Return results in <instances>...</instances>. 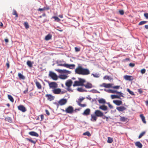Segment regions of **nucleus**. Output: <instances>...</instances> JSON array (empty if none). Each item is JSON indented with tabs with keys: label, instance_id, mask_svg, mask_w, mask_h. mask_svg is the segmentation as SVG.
I'll list each match as a JSON object with an SVG mask.
<instances>
[{
	"label": "nucleus",
	"instance_id": "f257e3e1",
	"mask_svg": "<svg viewBox=\"0 0 148 148\" xmlns=\"http://www.w3.org/2000/svg\"><path fill=\"white\" fill-rule=\"evenodd\" d=\"M75 71L76 73L82 75H87L90 73V71L88 69L84 68L81 66H78L75 69Z\"/></svg>",
	"mask_w": 148,
	"mask_h": 148
},
{
	"label": "nucleus",
	"instance_id": "f03ea898",
	"mask_svg": "<svg viewBox=\"0 0 148 148\" xmlns=\"http://www.w3.org/2000/svg\"><path fill=\"white\" fill-rule=\"evenodd\" d=\"M79 81H76L74 82V84L73 85L74 87L76 86H83L84 83L86 82L85 79L79 78H78Z\"/></svg>",
	"mask_w": 148,
	"mask_h": 148
},
{
	"label": "nucleus",
	"instance_id": "7ed1b4c3",
	"mask_svg": "<svg viewBox=\"0 0 148 148\" xmlns=\"http://www.w3.org/2000/svg\"><path fill=\"white\" fill-rule=\"evenodd\" d=\"M58 66H63L66 68H69L71 69H73L75 67V65L74 64H68L66 63L61 64L59 63L58 64Z\"/></svg>",
	"mask_w": 148,
	"mask_h": 148
},
{
	"label": "nucleus",
	"instance_id": "20e7f679",
	"mask_svg": "<svg viewBox=\"0 0 148 148\" xmlns=\"http://www.w3.org/2000/svg\"><path fill=\"white\" fill-rule=\"evenodd\" d=\"M104 90L105 91H107L108 93H116L117 94L120 95V96H121V97H123V94L122 93L120 92H118L117 90H113L110 89L107 90H106L105 89Z\"/></svg>",
	"mask_w": 148,
	"mask_h": 148
},
{
	"label": "nucleus",
	"instance_id": "39448f33",
	"mask_svg": "<svg viewBox=\"0 0 148 148\" xmlns=\"http://www.w3.org/2000/svg\"><path fill=\"white\" fill-rule=\"evenodd\" d=\"M72 81L71 80H68L66 82L65 85L67 87V90L69 91H72L70 87L72 85Z\"/></svg>",
	"mask_w": 148,
	"mask_h": 148
},
{
	"label": "nucleus",
	"instance_id": "423d86ee",
	"mask_svg": "<svg viewBox=\"0 0 148 148\" xmlns=\"http://www.w3.org/2000/svg\"><path fill=\"white\" fill-rule=\"evenodd\" d=\"M49 76L54 80H56L58 79V76L56 74L50 71L49 72Z\"/></svg>",
	"mask_w": 148,
	"mask_h": 148
},
{
	"label": "nucleus",
	"instance_id": "0eeeda50",
	"mask_svg": "<svg viewBox=\"0 0 148 148\" xmlns=\"http://www.w3.org/2000/svg\"><path fill=\"white\" fill-rule=\"evenodd\" d=\"M50 88L55 89L58 87V85L56 82H52L49 83Z\"/></svg>",
	"mask_w": 148,
	"mask_h": 148
},
{
	"label": "nucleus",
	"instance_id": "6e6552de",
	"mask_svg": "<svg viewBox=\"0 0 148 148\" xmlns=\"http://www.w3.org/2000/svg\"><path fill=\"white\" fill-rule=\"evenodd\" d=\"M67 100L66 99H62L59 101V106H63L66 103H67Z\"/></svg>",
	"mask_w": 148,
	"mask_h": 148
},
{
	"label": "nucleus",
	"instance_id": "1a4fd4ad",
	"mask_svg": "<svg viewBox=\"0 0 148 148\" xmlns=\"http://www.w3.org/2000/svg\"><path fill=\"white\" fill-rule=\"evenodd\" d=\"M73 108L72 106H69L66 108L65 111L67 113L71 114L73 113Z\"/></svg>",
	"mask_w": 148,
	"mask_h": 148
},
{
	"label": "nucleus",
	"instance_id": "9d476101",
	"mask_svg": "<svg viewBox=\"0 0 148 148\" xmlns=\"http://www.w3.org/2000/svg\"><path fill=\"white\" fill-rule=\"evenodd\" d=\"M95 114L97 116L101 117L103 115V112L99 110H96L95 112Z\"/></svg>",
	"mask_w": 148,
	"mask_h": 148
},
{
	"label": "nucleus",
	"instance_id": "9b49d317",
	"mask_svg": "<svg viewBox=\"0 0 148 148\" xmlns=\"http://www.w3.org/2000/svg\"><path fill=\"white\" fill-rule=\"evenodd\" d=\"M18 109L23 112H25L27 110L26 108L23 105H20L18 106Z\"/></svg>",
	"mask_w": 148,
	"mask_h": 148
},
{
	"label": "nucleus",
	"instance_id": "f8f14e48",
	"mask_svg": "<svg viewBox=\"0 0 148 148\" xmlns=\"http://www.w3.org/2000/svg\"><path fill=\"white\" fill-rule=\"evenodd\" d=\"M112 84H106V83H103L100 85V86L101 87H104L106 88H112Z\"/></svg>",
	"mask_w": 148,
	"mask_h": 148
},
{
	"label": "nucleus",
	"instance_id": "ddd939ff",
	"mask_svg": "<svg viewBox=\"0 0 148 148\" xmlns=\"http://www.w3.org/2000/svg\"><path fill=\"white\" fill-rule=\"evenodd\" d=\"M124 78L127 80L132 81L134 79V78L132 76L125 75L124 77Z\"/></svg>",
	"mask_w": 148,
	"mask_h": 148
},
{
	"label": "nucleus",
	"instance_id": "4468645a",
	"mask_svg": "<svg viewBox=\"0 0 148 148\" xmlns=\"http://www.w3.org/2000/svg\"><path fill=\"white\" fill-rule=\"evenodd\" d=\"M52 92L55 94H58L60 93L61 92V90L60 89L58 88L54 89L52 90Z\"/></svg>",
	"mask_w": 148,
	"mask_h": 148
},
{
	"label": "nucleus",
	"instance_id": "2eb2a0df",
	"mask_svg": "<svg viewBox=\"0 0 148 148\" xmlns=\"http://www.w3.org/2000/svg\"><path fill=\"white\" fill-rule=\"evenodd\" d=\"M45 97H47V99L50 101H51L54 99V97L50 94H47L45 95Z\"/></svg>",
	"mask_w": 148,
	"mask_h": 148
},
{
	"label": "nucleus",
	"instance_id": "dca6fc26",
	"mask_svg": "<svg viewBox=\"0 0 148 148\" xmlns=\"http://www.w3.org/2000/svg\"><path fill=\"white\" fill-rule=\"evenodd\" d=\"M90 110L89 108H87L86 109L83 113V114L85 115H88L90 114Z\"/></svg>",
	"mask_w": 148,
	"mask_h": 148
},
{
	"label": "nucleus",
	"instance_id": "f3484780",
	"mask_svg": "<svg viewBox=\"0 0 148 148\" xmlns=\"http://www.w3.org/2000/svg\"><path fill=\"white\" fill-rule=\"evenodd\" d=\"M34 82L37 88L39 89H42V86L41 84L37 80H36Z\"/></svg>",
	"mask_w": 148,
	"mask_h": 148
},
{
	"label": "nucleus",
	"instance_id": "a211bd4d",
	"mask_svg": "<svg viewBox=\"0 0 148 148\" xmlns=\"http://www.w3.org/2000/svg\"><path fill=\"white\" fill-rule=\"evenodd\" d=\"M116 109L119 111L122 112L126 109V108L125 107L123 106L117 107Z\"/></svg>",
	"mask_w": 148,
	"mask_h": 148
},
{
	"label": "nucleus",
	"instance_id": "6ab92c4d",
	"mask_svg": "<svg viewBox=\"0 0 148 148\" xmlns=\"http://www.w3.org/2000/svg\"><path fill=\"white\" fill-rule=\"evenodd\" d=\"M29 134L32 136H33L37 137L39 136V135L37 133L34 131H31L29 132Z\"/></svg>",
	"mask_w": 148,
	"mask_h": 148
},
{
	"label": "nucleus",
	"instance_id": "aec40b11",
	"mask_svg": "<svg viewBox=\"0 0 148 148\" xmlns=\"http://www.w3.org/2000/svg\"><path fill=\"white\" fill-rule=\"evenodd\" d=\"M56 71L60 73H70V72L69 71H67L65 70H62L61 69H56Z\"/></svg>",
	"mask_w": 148,
	"mask_h": 148
},
{
	"label": "nucleus",
	"instance_id": "412c9836",
	"mask_svg": "<svg viewBox=\"0 0 148 148\" xmlns=\"http://www.w3.org/2000/svg\"><path fill=\"white\" fill-rule=\"evenodd\" d=\"M83 86H85L86 88H92V85L91 83L88 82L86 84H84Z\"/></svg>",
	"mask_w": 148,
	"mask_h": 148
},
{
	"label": "nucleus",
	"instance_id": "4be33fe9",
	"mask_svg": "<svg viewBox=\"0 0 148 148\" xmlns=\"http://www.w3.org/2000/svg\"><path fill=\"white\" fill-rule=\"evenodd\" d=\"M113 102L117 106H119L122 103V101L121 100H114Z\"/></svg>",
	"mask_w": 148,
	"mask_h": 148
},
{
	"label": "nucleus",
	"instance_id": "5701e85b",
	"mask_svg": "<svg viewBox=\"0 0 148 148\" xmlns=\"http://www.w3.org/2000/svg\"><path fill=\"white\" fill-rule=\"evenodd\" d=\"M135 145L139 148H142L143 147V145L139 141H137L135 143Z\"/></svg>",
	"mask_w": 148,
	"mask_h": 148
},
{
	"label": "nucleus",
	"instance_id": "b1692460",
	"mask_svg": "<svg viewBox=\"0 0 148 148\" xmlns=\"http://www.w3.org/2000/svg\"><path fill=\"white\" fill-rule=\"evenodd\" d=\"M99 108L103 111H106L108 109V108L107 106H105V105H103L100 106L99 107Z\"/></svg>",
	"mask_w": 148,
	"mask_h": 148
},
{
	"label": "nucleus",
	"instance_id": "393cba45",
	"mask_svg": "<svg viewBox=\"0 0 148 148\" xmlns=\"http://www.w3.org/2000/svg\"><path fill=\"white\" fill-rule=\"evenodd\" d=\"M140 117L143 123H146V121L145 120V117L143 116V114H140Z\"/></svg>",
	"mask_w": 148,
	"mask_h": 148
},
{
	"label": "nucleus",
	"instance_id": "a878e982",
	"mask_svg": "<svg viewBox=\"0 0 148 148\" xmlns=\"http://www.w3.org/2000/svg\"><path fill=\"white\" fill-rule=\"evenodd\" d=\"M91 121H96L97 119V116L95 115L91 114Z\"/></svg>",
	"mask_w": 148,
	"mask_h": 148
},
{
	"label": "nucleus",
	"instance_id": "bb28decb",
	"mask_svg": "<svg viewBox=\"0 0 148 148\" xmlns=\"http://www.w3.org/2000/svg\"><path fill=\"white\" fill-rule=\"evenodd\" d=\"M119 96L115 95H112L111 96V97L112 99H114L115 98L120 99V97L121 96L119 95Z\"/></svg>",
	"mask_w": 148,
	"mask_h": 148
},
{
	"label": "nucleus",
	"instance_id": "cd10ccee",
	"mask_svg": "<svg viewBox=\"0 0 148 148\" xmlns=\"http://www.w3.org/2000/svg\"><path fill=\"white\" fill-rule=\"evenodd\" d=\"M8 99L12 102H13L14 101V99L12 96L10 95H8Z\"/></svg>",
	"mask_w": 148,
	"mask_h": 148
},
{
	"label": "nucleus",
	"instance_id": "c85d7f7f",
	"mask_svg": "<svg viewBox=\"0 0 148 148\" xmlns=\"http://www.w3.org/2000/svg\"><path fill=\"white\" fill-rule=\"evenodd\" d=\"M18 76L20 79H25V77L21 73L18 74Z\"/></svg>",
	"mask_w": 148,
	"mask_h": 148
},
{
	"label": "nucleus",
	"instance_id": "c756f323",
	"mask_svg": "<svg viewBox=\"0 0 148 148\" xmlns=\"http://www.w3.org/2000/svg\"><path fill=\"white\" fill-rule=\"evenodd\" d=\"M127 119V118H126L124 117H121V116L120 119V120L122 122H125Z\"/></svg>",
	"mask_w": 148,
	"mask_h": 148
},
{
	"label": "nucleus",
	"instance_id": "7c9ffc66",
	"mask_svg": "<svg viewBox=\"0 0 148 148\" xmlns=\"http://www.w3.org/2000/svg\"><path fill=\"white\" fill-rule=\"evenodd\" d=\"M12 14L15 15L16 19L18 17V15L16 11L14 9L13 10Z\"/></svg>",
	"mask_w": 148,
	"mask_h": 148
},
{
	"label": "nucleus",
	"instance_id": "2f4dec72",
	"mask_svg": "<svg viewBox=\"0 0 148 148\" xmlns=\"http://www.w3.org/2000/svg\"><path fill=\"white\" fill-rule=\"evenodd\" d=\"M59 77L61 79H65L67 77V76L65 75H61Z\"/></svg>",
	"mask_w": 148,
	"mask_h": 148
},
{
	"label": "nucleus",
	"instance_id": "473e14b6",
	"mask_svg": "<svg viewBox=\"0 0 148 148\" xmlns=\"http://www.w3.org/2000/svg\"><path fill=\"white\" fill-rule=\"evenodd\" d=\"M27 64L29 67H32V63L30 61L28 60L27 61Z\"/></svg>",
	"mask_w": 148,
	"mask_h": 148
},
{
	"label": "nucleus",
	"instance_id": "72a5a7b5",
	"mask_svg": "<svg viewBox=\"0 0 148 148\" xmlns=\"http://www.w3.org/2000/svg\"><path fill=\"white\" fill-rule=\"evenodd\" d=\"M52 36L50 34H48L45 37L46 40H48L51 39V38Z\"/></svg>",
	"mask_w": 148,
	"mask_h": 148
},
{
	"label": "nucleus",
	"instance_id": "f704fd0d",
	"mask_svg": "<svg viewBox=\"0 0 148 148\" xmlns=\"http://www.w3.org/2000/svg\"><path fill=\"white\" fill-rule=\"evenodd\" d=\"M113 141V140L112 138L110 137H108V140L107 141V143H111Z\"/></svg>",
	"mask_w": 148,
	"mask_h": 148
},
{
	"label": "nucleus",
	"instance_id": "c9c22d12",
	"mask_svg": "<svg viewBox=\"0 0 148 148\" xmlns=\"http://www.w3.org/2000/svg\"><path fill=\"white\" fill-rule=\"evenodd\" d=\"M24 25L25 26V28L27 29L29 27V25L27 22H25L24 23Z\"/></svg>",
	"mask_w": 148,
	"mask_h": 148
},
{
	"label": "nucleus",
	"instance_id": "e433bc0d",
	"mask_svg": "<svg viewBox=\"0 0 148 148\" xmlns=\"http://www.w3.org/2000/svg\"><path fill=\"white\" fill-rule=\"evenodd\" d=\"M99 102L100 103L103 104H104L106 102L105 100L103 99H100L99 100Z\"/></svg>",
	"mask_w": 148,
	"mask_h": 148
},
{
	"label": "nucleus",
	"instance_id": "4c0bfd02",
	"mask_svg": "<svg viewBox=\"0 0 148 148\" xmlns=\"http://www.w3.org/2000/svg\"><path fill=\"white\" fill-rule=\"evenodd\" d=\"M26 140H27L29 141V142H31L32 143L34 144H35L36 142V141L34 140L31 139H29V138H26Z\"/></svg>",
	"mask_w": 148,
	"mask_h": 148
},
{
	"label": "nucleus",
	"instance_id": "58836bf2",
	"mask_svg": "<svg viewBox=\"0 0 148 148\" xmlns=\"http://www.w3.org/2000/svg\"><path fill=\"white\" fill-rule=\"evenodd\" d=\"M83 135L84 136H90L91 135L90 133L88 131L84 133Z\"/></svg>",
	"mask_w": 148,
	"mask_h": 148
},
{
	"label": "nucleus",
	"instance_id": "ea45409f",
	"mask_svg": "<svg viewBox=\"0 0 148 148\" xmlns=\"http://www.w3.org/2000/svg\"><path fill=\"white\" fill-rule=\"evenodd\" d=\"M53 18L54 19L55 21L58 22H59L60 21V19L57 16H54L53 17Z\"/></svg>",
	"mask_w": 148,
	"mask_h": 148
},
{
	"label": "nucleus",
	"instance_id": "a19ab883",
	"mask_svg": "<svg viewBox=\"0 0 148 148\" xmlns=\"http://www.w3.org/2000/svg\"><path fill=\"white\" fill-rule=\"evenodd\" d=\"M145 132L144 131L142 132L138 136V138H141L145 134Z\"/></svg>",
	"mask_w": 148,
	"mask_h": 148
},
{
	"label": "nucleus",
	"instance_id": "79ce46f5",
	"mask_svg": "<svg viewBox=\"0 0 148 148\" xmlns=\"http://www.w3.org/2000/svg\"><path fill=\"white\" fill-rule=\"evenodd\" d=\"M147 21H140L139 22V23L138 24V25H141L143 24H144L145 23H147Z\"/></svg>",
	"mask_w": 148,
	"mask_h": 148
},
{
	"label": "nucleus",
	"instance_id": "37998d69",
	"mask_svg": "<svg viewBox=\"0 0 148 148\" xmlns=\"http://www.w3.org/2000/svg\"><path fill=\"white\" fill-rule=\"evenodd\" d=\"M127 90L131 95H134V92H132V91H131L129 88H127Z\"/></svg>",
	"mask_w": 148,
	"mask_h": 148
},
{
	"label": "nucleus",
	"instance_id": "c03bdc74",
	"mask_svg": "<svg viewBox=\"0 0 148 148\" xmlns=\"http://www.w3.org/2000/svg\"><path fill=\"white\" fill-rule=\"evenodd\" d=\"M78 103V105L80 106L81 107H85L86 106V104H81V103H79V102H77Z\"/></svg>",
	"mask_w": 148,
	"mask_h": 148
},
{
	"label": "nucleus",
	"instance_id": "a18cd8bd",
	"mask_svg": "<svg viewBox=\"0 0 148 148\" xmlns=\"http://www.w3.org/2000/svg\"><path fill=\"white\" fill-rule=\"evenodd\" d=\"M146 70L145 69H143L141 70L140 72L142 74H144L145 73Z\"/></svg>",
	"mask_w": 148,
	"mask_h": 148
},
{
	"label": "nucleus",
	"instance_id": "49530a36",
	"mask_svg": "<svg viewBox=\"0 0 148 148\" xmlns=\"http://www.w3.org/2000/svg\"><path fill=\"white\" fill-rule=\"evenodd\" d=\"M77 90L78 91H79V92H82L84 91L83 89L82 88H77Z\"/></svg>",
	"mask_w": 148,
	"mask_h": 148
},
{
	"label": "nucleus",
	"instance_id": "de8ad7c7",
	"mask_svg": "<svg viewBox=\"0 0 148 148\" xmlns=\"http://www.w3.org/2000/svg\"><path fill=\"white\" fill-rule=\"evenodd\" d=\"M119 12L120 14L123 15L124 14V11L123 10H119Z\"/></svg>",
	"mask_w": 148,
	"mask_h": 148
},
{
	"label": "nucleus",
	"instance_id": "09e8293b",
	"mask_svg": "<svg viewBox=\"0 0 148 148\" xmlns=\"http://www.w3.org/2000/svg\"><path fill=\"white\" fill-rule=\"evenodd\" d=\"M46 10L45 7L42 8H40L38 9V10L39 11H44V10Z\"/></svg>",
	"mask_w": 148,
	"mask_h": 148
},
{
	"label": "nucleus",
	"instance_id": "8fccbe9b",
	"mask_svg": "<svg viewBox=\"0 0 148 148\" xmlns=\"http://www.w3.org/2000/svg\"><path fill=\"white\" fill-rule=\"evenodd\" d=\"M144 16L146 19H148V13H144Z\"/></svg>",
	"mask_w": 148,
	"mask_h": 148
},
{
	"label": "nucleus",
	"instance_id": "3c124183",
	"mask_svg": "<svg viewBox=\"0 0 148 148\" xmlns=\"http://www.w3.org/2000/svg\"><path fill=\"white\" fill-rule=\"evenodd\" d=\"M75 51L76 52L79 51H80V48H79L77 47H75Z\"/></svg>",
	"mask_w": 148,
	"mask_h": 148
},
{
	"label": "nucleus",
	"instance_id": "603ef678",
	"mask_svg": "<svg viewBox=\"0 0 148 148\" xmlns=\"http://www.w3.org/2000/svg\"><path fill=\"white\" fill-rule=\"evenodd\" d=\"M120 87L119 86H112V88L114 89H119Z\"/></svg>",
	"mask_w": 148,
	"mask_h": 148
},
{
	"label": "nucleus",
	"instance_id": "864d4df0",
	"mask_svg": "<svg viewBox=\"0 0 148 148\" xmlns=\"http://www.w3.org/2000/svg\"><path fill=\"white\" fill-rule=\"evenodd\" d=\"M103 79H110V77L106 75V76H105L103 77Z\"/></svg>",
	"mask_w": 148,
	"mask_h": 148
},
{
	"label": "nucleus",
	"instance_id": "5fc2aeb1",
	"mask_svg": "<svg viewBox=\"0 0 148 148\" xmlns=\"http://www.w3.org/2000/svg\"><path fill=\"white\" fill-rule=\"evenodd\" d=\"M84 99V98L82 97V98H80L79 99V101H78V102H79V103H80Z\"/></svg>",
	"mask_w": 148,
	"mask_h": 148
},
{
	"label": "nucleus",
	"instance_id": "6e6d98bb",
	"mask_svg": "<svg viewBox=\"0 0 148 148\" xmlns=\"http://www.w3.org/2000/svg\"><path fill=\"white\" fill-rule=\"evenodd\" d=\"M138 92L140 94H141L143 92V91L140 88L138 89Z\"/></svg>",
	"mask_w": 148,
	"mask_h": 148
},
{
	"label": "nucleus",
	"instance_id": "4d7b16f0",
	"mask_svg": "<svg viewBox=\"0 0 148 148\" xmlns=\"http://www.w3.org/2000/svg\"><path fill=\"white\" fill-rule=\"evenodd\" d=\"M134 65H135V64L134 63H130L129 64V66L132 67H133L134 66Z\"/></svg>",
	"mask_w": 148,
	"mask_h": 148
},
{
	"label": "nucleus",
	"instance_id": "13d9d810",
	"mask_svg": "<svg viewBox=\"0 0 148 148\" xmlns=\"http://www.w3.org/2000/svg\"><path fill=\"white\" fill-rule=\"evenodd\" d=\"M45 112L46 114L48 115H50V113L49 111L47 110H45Z\"/></svg>",
	"mask_w": 148,
	"mask_h": 148
},
{
	"label": "nucleus",
	"instance_id": "bf43d9fd",
	"mask_svg": "<svg viewBox=\"0 0 148 148\" xmlns=\"http://www.w3.org/2000/svg\"><path fill=\"white\" fill-rule=\"evenodd\" d=\"M108 106L110 108H113V106L110 104V103H108Z\"/></svg>",
	"mask_w": 148,
	"mask_h": 148
},
{
	"label": "nucleus",
	"instance_id": "052dcab7",
	"mask_svg": "<svg viewBox=\"0 0 148 148\" xmlns=\"http://www.w3.org/2000/svg\"><path fill=\"white\" fill-rule=\"evenodd\" d=\"M54 104H55L57 106V108H58L59 107V105L58 104H59V101H58V103H57V102H55L54 103Z\"/></svg>",
	"mask_w": 148,
	"mask_h": 148
},
{
	"label": "nucleus",
	"instance_id": "680f3d73",
	"mask_svg": "<svg viewBox=\"0 0 148 148\" xmlns=\"http://www.w3.org/2000/svg\"><path fill=\"white\" fill-rule=\"evenodd\" d=\"M40 118L41 119V121H42L44 119V116L43 114L41 115Z\"/></svg>",
	"mask_w": 148,
	"mask_h": 148
},
{
	"label": "nucleus",
	"instance_id": "e2e57ef3",
	"mask_svg": "<svg viewBox=\"0 0 148 148\" xmlns=\"http://www.w3.org/2000/svg\"><path fill=\"white\" fill-rule=\"evenodd\" d=\"M103 119H106V120L107 121H108V117L106 116H105L104 118H103Z\"/></svg>",
	"mask_w": 148,
	"mask_h": 148
},
{
	"label": "nucleus",
	"instance_id": "0e129e2a",
	"mask_svg": "<svg viewBox=\"0 0 148 148\" xmlns=\"http://www.w3.org/2000/svg\"><path fill=\"white\" fill-rule=\"evenodd\" d=\"M6 65L7 66V68H8L10 66V64L9 63H7L6 64Z\"/></svg>",
	"mask_w": 148,
	"mask_h": 148
},
{
	"label": "nucleus",
	"instance_id": "69168bd1",
	"mask_svg": "<svg viewBox=\"0 0 148 148\" xmlns=\"http://www.w3.org/2000/svg\"><path fill=\"white\" fill-rule=\"evenodd\" d=\"M27 92H28V89H27L26 90L23 91V93L24 94H26Z\"/></svg>",
	"mask_w": 148,
	"mask_h": 148
},
{
	"label": "nucleus",
	"instance_id": "338daca9",
	"mask_svg": "<svg viewBox=\"0 0 148 148\" xmlns=\"http://www.w3.org/2000/svg\"><path fill=\"white\" fill-rule=\"evenodd\" d=\"M5 42L6 43L8 42L9 41V40H8V39H5Z\"/></svg>",
	"mask_w": 148,
	"mask_h": 148
},
{
	"label": "nucleus",
	"instance_id": "774afa93",
	"mask_svg": "<svg viewBox=\"0 0 148 148\" xmlns=\"http://www.w3.org/2000/svg\"><path fill=\"white\" fill-rule=\"evenodd\" d=\"M145 28L147 29H148V25H145Z\"/></svg>",
	"mask_w": 148,
	"mask_h": 148
}]
</instances>
